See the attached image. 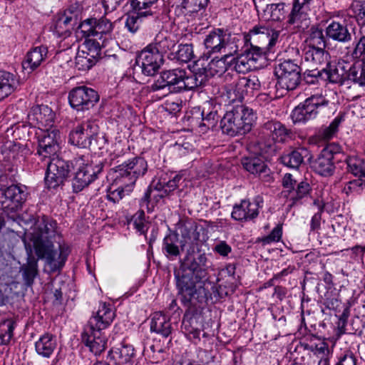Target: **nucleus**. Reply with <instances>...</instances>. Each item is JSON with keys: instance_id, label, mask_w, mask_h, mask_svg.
<instances>
[{"instance_id": "1", "label": "nucleus", "mask_w": 365, "mask_h": 365, "mask_svg": "<svg viewBox=\"0 0 365 365\" xmlns=\"http://www.w3.org/2000/svg\"><path fill=\"white\" fill-rule=\"evenodd\" d=\"M207 262L205 253L194 257L188 252L175 272L176 286L184 306L195 304V301H200V296H202L201 287L197 288V284L207 278Z\"/></svg>"}, {"instance_id": "2", "label": "nucleus", "mask_w": 365, "mask_h": 365, "mask_svg": "<svg viewBox=\"0 0 365 365\" xmlns=\"http://www.w3.org/2000/svg\"><path fill=\"white\" fill-rule=\"evenodd\" d=\"M55 222L43 217L38 220L31 233L38 256L44 258L53 271L63 267L69 254L68 247L58 245V250L53 248L51 239L55 237Z\"/></svg>"}, {"instance_id": "3", "label": "nucleus", "mask_w": 365, "mask_h": 365, "mask_svg": "<svg viewBox=\"0 0 365 365\" xmlns=\"http://www.w3.org/2000/svg\"><path fill=\"white\" fill-rule=\"evenodd\" d=\"M257 119L252 108L243 105H237L227 110L220 121L223 133L230 136L245 135L249 133Z\"/></svg>"}, {"instance_id": "4", "label": "nucleus", "mask_w": 365, "mask_h": 365, "mask_svg": "<svg viewBox=\"0 0 365 365\" xmlns=\"http://www.w3.org/2000/svg\"><path fill=\"white\" fill-rule=\"evenodd\" d=\"M291 131L279 121L269 120L264 123L262 131L256 143V152L268 158L274 155L277 149V142H284Z\"/></svg>"}, {"instance_id": "5", "label": "nucleus", "mask_w": 365, "mask_h": 365, "mask_svg": "<svg viewBox=\"0 0 365 365\" xmlns=\"http://www.w3.org/2000/svg\"><path fill=\"white\" fill-rule=\"evenodd\" d=\"M328 104L329 101L323 95H312L292 110V119L294 123H305L315 118Z\"/></svg>"}, {"instance_id": "6", "label": "nucleus", "mask_w": 365, "mask_h": 365, "mask_svg": "<svg viewBox=\"0 0 365 365\" xmlns=\"http://www.w3.org/2000/svg\"><path fill=\"white\" fill-rule=\"evenodd\" d=\"M301 68L294 60H279L274 67L277 86L287 91L294 90L300 83Z\"/></svg>"}, {"instance_id": "7", "label": "nucleus", "mask_w": 365, "mask_h": 365, "mask_svg": "<svg viewBox=\"0 0 365 365\" xmlns=\"http://www.w3.org/2000/svg\"><path fill=\"white\" fill-rule=\"evenodd\" d=\"M283 190L282 197L287 199V207L291 209L302 203V200L307 197L311 192V187L307 182L297 180L291 173H286L282 180Z\"/></svg>"}, {"instance_id": "8", "label": "nucleus", "mask_w": 365, "mask_h": 365, "mask_svg": "<svg viewBox=\"0 0 365 365\" xmlns=\"http://www.w3.org/2000/svg\"><path fill=\"white\" fill-rule=\"evenodd\" d=\"M204 45L207 53H226L233 56L238 51V46L232 39L231 35L221 29L210 31L204 39Z\"/></svg>"}, {"instance_id": "9", "label": "nucleus", "mask_w": 365, "mask_h": 365, "mask_svg": "<svg viewBox=\"0 0 365 365\" xmlns=\"http://www.w3.org/2000/svg\"><path fill=\"white\" fill-rule=\"evenodd\" d=\"M148 170L147 161L142 157H135L119 165L115 170V182L133 186L137 179Z\"/></svg>"}, {"instance_id": "10", "label": "nucleus", "mask_w": 365, "mask_h": 365, "mask_svg": "<svg viewBox=\"0 0 365 365\" xmlns=\"http://www.w3.org/2000/svg\"><path fill=\"white\" fill-rule=\"evenodd\" d=\"M75 165L78 167L72 180L73 190L75 192L81 191L94 181L103 169L101 163L93 165L86 160L83 156L76 158Z\"/></svg>"}, {"instance_id": "11", "label": "nucleus", "mask_w": 365, "mask_h": 365, "mask_svg": "<svg viewBox=\"0 0 365 365\" xmlns=\"http://www.w3.org/2000/svg\"><path fill=\"white\" fill-rule=\"evenodd\" d=\"M47 166L45 184L48 188H56L63 183L68 177L71 165L58 156H54L45 161Z\"/></svg>"}, {"instance_id": "12", "label": "nucleus", "mask_w": 365, "mask_h": 365, "mask_svg": "<svg viewBox=\"0 0 365 365\" xmlns=\"http://www.w3.org/2000/svg\"><path fill=\"white\" fill-rule=\"evenodd\" d=\"M59 132L56 129L41 130L38 134L36 154L41 161H46L56 155L59 150Z\"/></svg>"}, {"instance_id": "13", "label": "nucleus", "mask_w": 365, "mask_h": 365, "mask_svg": "<svg viewBox=\"0 0 365 365\" xmlns=\"http://www.w3.org/2000/svg\"><path fill=\"white\" fill-rule=\"evenodd\" d=\"M98 93L86 86H79L73 88L68 94V101L71 106L78 111L89 110L98 101Z\"/></svg>"}, {"instance_id": "14", "label": "nucleus", "mask_w": 365, "mask_h": 365, "mask_svg": "<svg viewBox=\"0 0 365 365\" xmlns=\"http://www.w3.org/2000/svg\"><path fill=\"white\" fill-rule=\"evenodd\" d=\"M245 36L250 43L272 50L278 41L279 31L269 26L256 25Z\"/></svg>"}, {"instance_id": "15", "label": "nucleus", "mask_w": 365, "mask_h": 365, "mask_svg": "<svg viewBox=\"0 0 365 365\" xmlns=\"http://www.w3.org/2000/svg\"><path fill=\"white\" fill-rule=\"evenodd\" d=\"M340 150L337 144L332 143L326 146L312 163L314 171L324 177L332 175L335 170L334 155L339 153Z\"/></svg>"}, {"instance_id": "16", "label": "nucleus", "mask_w": 365, "mask_h": 365, "mask_svg": "<svg viewBox=\"0 0 365 365\" xmlns=\"http://www.w3.org/2000/svg\"><path fill=\"white\" fill-rule=\"evenodd\" d=\"M98 133V125L95 121L87 120L78 125L69 136L70 142L79 148H88Z\"/></svg>"}, {"instance_id": "17", "label": "nucleus", "mask_w": 365, "mask_h": 365, "mask_svg": "<svg viewBox=\"0 0 365 365\" xmlns=\"http://www.w3.org/2000/svg\"><path fill=\"white\" fill-rule=\"evenodd\" d=\"M163 63V57L153 48V45L147 46L138 54L136 63L141 68L142 73L147 76H154Z\"/></svg>"}, {"instance_id": "18", "label": "nucleus", "mask_w": 365, "mask_h": 365, "mask_svg": "<svg viewBox=\"0 0 365 365\" xmlns=\"http://www.w3.org/2000/svg\"><path fill=\"white\" fill-rule=\"evenodd\" d=\"M184 75L185 70L182 68L164 71L151 86V88L153 91H156L168 88L170 92H180Z\"/></svg>"}, {"instance_id": "19", "label": "nucleus", "mask_w": 365, "mask_h": 365, "mask_svg": "<svg viewBox=\"0 0 365 365\" xmlns=\"http://www.w3.org/2000/svg\"><path fill=\"white\" fill-rule=\"evenodd\" d=\"M26 193L20 186L12 185L0 190V207L5 211H16L25 202Z\"/></svg>"}, {"instance_id": "20", "label": "nucleus", "mask_w": 365, "mask_h": 365, "mask_svg": "<svg viewBox=\"0 0 365 365\" xmlns=\"http://www.w3.org/2000/svg\"><path fill=\"white\" fill-rule=\"evenodd\" d=\"M29 120L41 130L53 129V125L55 119V113L51 108L46 105L32 107L29 115Z\"/></svg>"}, {"instance_id": "21", "label": "nucleus", "mask_w": 365, "mask_h": 365, "mask_svg": "<svg viewBox=\"0 0 365 365\" xmlns=\"http://www.w3.org/2000/svg\"><path fill=\"white\" fill-rule=\"evenodd\" d=\"M115 317V311L110 304H100L98 311L90 318L86 327L103 331L111 324Z\"/></svg>"}, {"instance_id": "22", "label": "nucleus", "mask_w": 365, "mask_h": 365, "mask_svg": "<svg viewBox=\"0 0 365 365\" xmlns=\"http://www.w3.org/2000/svg\"><path fill=\"white\" fill-rule=\"evenodd\" d=\"M82 341L95 355L101 354L106 347L107 337L102 331L86 327Z\"/></svg>"}, {"instance_id": "23", "label": "nucleus", "mask_w": 365, "mask_h": 365, "mask_svg": "<svg viewBox=\"0 0 365 365\" xmlns=\"http://www.w3.org/2000/svg\"><path fill=\"white\" fill-rule=\"evenodd\" d=\"M204 297L200 296V301H195V304L186 306L187 310L186 311L182 323V329L186 335H189L192 339H200V327H201V317L197 313L192 312V307H197V303L202 302Z\"/></svg>"}, {"instance_id": "24", "label": "nucleus", "mask_w": 365, "mask_h": 365, "mask_svg": "<svg viewBox=\"0 0 365 365\" xmlns=\"http://www.w3.org/2000/svg\"><path fill=\"white\" fill-rule=\"evenodd\" d=\"M326 68L322 69L324 80H328L330 83L343 84L346 79V75L349 63L339 60L336 62H328Z\"/></svg>"}, {"instance_id": "25", "label": "nucleus", "mask_w": 365, "mask_h": 365, "mask_svg": "<svg viewBox=\"0 0 365 365\" xmlns=\"http://www.w3.org/2000/svg\"><path fill=\"white\" fill-rule=\"evenodd\" d=\"M260 201L255 200L253 202L242 200L240 205L234 206L232 217L237 221H247L257 217Z\"/></svg>"}, {"instance_id": "26", "label": "nucleus", "mask_w": 365, "mask_h": 365, "mask_svg": "<svg viewBox=\"0 0 365 365\" xmlns=\"http://www.w3.org/2000/svg\"><path fill=\"white\" fill-rule=\"evenodd\" d=\"M308 7L299 2H294L287 16V23L300 30H305L309 26L310 19L307 13Z\"/></svg>"}, {"instance_id": "27", "label": "nucleus", "mask_w": 365, "mask_h": 365, "mask_svg": "<svg viewBox=\"0 0 365 365\" xmlns=\"http://www.w3.org/2000/svg\"><path fill=\"white\" fill-rule=\"evenodd\" d=\"M346 164L348 170L359 177L358 180L349 182L348 189L357 190L358 187L365 183V160L358 156H349L346 159Z\"/></svg>"}, {"instance_id": "28", "label": "nucleus", "mask_w": 365, "mask_h": 365, "mask_svg": "<svg viewBox=\"0 0 365 365\" xmlns=\"http://www.w3.org/2000/svg\"><path fill=\"white\" fill-rule=\"evenodd\" d=\"M191 114L190 123L192 125L199 127L202 132H205L207 128L214 126L217 115V111L209 109L206 111L205 107L202 110L200 108H194Z\"/></svg>"}, {"instance_id": "29", "label": "nucleus", "mask_w": 365, "mask_h": 365, "mask_svg": "<svg viewBox=\"0 0 365 365\" xmlns=\"http://www.w3.org/2000/svg\"><path fill=\"white\" fill-rule=\"evenodd\" d=\"M329 58V53L322 47H304V59L309 66L314 69L326 64Z\"/></svg>"}, {"instance_id": "30", "label": "nucleus", "mask_w": 365, "mask_h": 365, "mask_svg": "<svg viewBox=\"0 0 365 365\" xmlns=\"http://www.w3.org/2000/svg\"><path fill=\"white\" fill-rule=\"evenodd\" d=\"M108 357L116 365H133L135 350L131 345H122L120 347L111 349Z\"/></svg>"}, {"instance_id": "31", "label": "nucleus", "mask_w": 365, "mask_h": 365, "mask_svg": "<svg viewBox=\"0 0 365 365\" xmlns=\"http://www.w3.org/2000/svg\"><path fill=\"white\" fill-rule=\"evenodd\" d=\"M48 54L46 46H36L31 49L26 54L22 65L24 69H30L31 71L37 68L45 61Z\"/></svg>"}, {"instance_id": "32", "label": "nucleus", "mask_w": 365, "mask_h": 365, "mask_svg": "<svg viewBox=\"0 0 365 365\" xmlns=\"http://www.w3.org/2000/svg\"><path fill=\"white\" fill-rule=\"evenodd\" d=\"M289 11V5L284 2L267 4L264 10L263 18L266 20L282 21L287 19Z\"/></svg>"}, {"instance_id": "33", "label": "nucleus", "mask_w": 365, "mask_h": 365, "mask_svg": "<svg viewBox=\"0 0 365 365\" xmlns=\"http://www.w3.org/2000/svg\"><path fill=\"white\" fill-rule=\"evenodd\" d=\"M56 336L49 333L41 335L35 343L36 353L45 358H49L56 349Z\"/></svg>"}, {"instance_id": "34", "label": "nucleus", "mask_w": 365, "mask_h": 365, "mask_svg": "<svg viewBox=\"0 0 365 365\" xmlns=\"http://www.w3.org/2000/svg\"><path fill=\"white\" fill-rule=\"evenodd\" d=\"M326 36L339 42H348L351 39V34L344 23L332 21L326 28Z\"/></svg>"}, {"instance_id": "35", "label": "nucleus", "mask_w": 365, "mask_h": 365, "mask_svg": "<svg viewBox=\"0 0 365 365\" xmlns=\"http://www.w3.org/2000/svg\"><path fill=\"white\" fill-rule=\"evenodd\" d=\"M173 328L170 319L162 312L153 314L150 322V331L168 337L172 332Z\"/></svg>"}, {"instance_id": "36", "label": "nucleus", "mask_w": 365, "mask_h": 365, "mask_svg": "<svg viewBox=\"0 0 365 365\" xmlns=\"http://www.w3.org/2000/svg\"><path fill=\"white\" fill-rule=\"evenodd\" d=\"M232 56H226V53L223 54L221 58H215L211 60L206 67H202L201 68L205 69L204 74L206 75L207 80L210 77L215 76H221L224 73L230 66V61L228 59Z\"/></svg>"}, {"instance_id": "37", "label": "nucleus", "mask_w": 365, "mask_h": 365, "mask_svg": "<svg viewBox=\"0 0 365 365\" xmlns=\"http://www.w3.org/2000/svg\"><path fill=\"white\" fill-rule=\"evenodd\" d=\"M242 165L247 172L255 175H268L269 173V169L267 164L259 157L244 158L242 160Z\"/></svg>"}, {"instance_id": "38", "label": "nucleus", "mask_w": 365, "mask_h": 365, "mask_svg": "<svg viewBox=\"0 0 365 365\" xmlns=\"http://www.w3.org/2000/svg\"><path fill=\"white\" fill-rule=\"evenodd\" d=\"M175 40L172 35L168 32H160L155 38L154 42L150 45H153L156 52H159L163 56V54L171 51L175 46Z\"/></svg>"}, {"instance_id": "39", "label": "nucleus", "mask_w": 365, "mask_h": 365, "mask_svg": "<svg viewBox=\"0 0 365 365\" xmlns=\"http://www.w3.org/2000/svg\"><path fill=\"white\" fill-rule=\"evenodd\" d=\"M271 51L264 47L250 43V48H247L244 53L255 68L262 66L265 63L266 54Z\"/></svg>"}, {"instance_id": "40", "label": "nucleus", "mask_w": 365, "mask_h": 365, "mask_svg": "<svg viewBox=\"0 0 365 365\" xmlns=\"http://www.w3.org/2000/svg\"><path fill=\"white\" fill-rule=\"evenodd\" d=\"M167 195H168L166 193V190L158 189V184H156L153 187H149L147 189L144 196L140 201V206L141 208H145L148 212H151L153 210V205L150 206V199L153 197V200L158 202Z\"/></svg>"}, {"instance_id": "41", "label": "nucleus", "mask_w": 365, "mask_h": 365, "mask_svg": "<svg viewBox=\"0 0 365 365\" xmlns=\"http://www.w3.org/2000/svg\"><path fill=\"white\" fill-rule=\"evenodd\" d=\"M204 68H199L197 71L190 76L187 75L185 71L184 79L182 80L181 91L185 90H192L203 85L207 80L206 75L203 73Z\"/></svg>"}, {"instance_id": "42", "label": "nucleus", "mask_w": 365, "mask_h": 365, "mask_svg": "<svg viewBox=\"0 0 365 365\" xmlns=\"http://www.w3.org/2000/svg\"><path fill=\"white\" fill-rule=\"evenodd\" d=\"M16 85V81L12 73L0 71V100L11 95L14 91Z\"/></svg>"}, {"instance_id": "43", "label": "nucleus", "mask_w": 365, "mask_h": 365, "mask_svg": "<svg viewBox=\"0 0 365 365\" xmlns=\"http://www.w3.org/2000/svg\"><path fill=\"white\" fill-rule=\"evenodd\" d=\"M237 86L242 91L243 96H252L255 91L260 89L261 83L256 76H250L249 77L240 78L237 80Z\"/></svg>"}, {"instance_id": "44", "label": "nucleus", "mask_w": 365, "mask_h": 365, "mask_svg": "<svg viewBox=\"0 0 365 365\" xmlns=\"http://www.w3.org/2000/svg\"><path fill=\"white\" fill-rule=\"evenodd\" d=\"M179 239L177 234L170 233L163 240V251L170 259L178 257L180 252L178 245Z\"/></svg>"}, {"instance_id": "45", "label": "nucleus", "mask_w": 365, "mask_h": 365, "mask_svg": "<svg viewBox=\"0 0 365 365\" xmlns=\"http://www.w3.org/2000/svg\"><path fill=\"white\" fill-rule=\"evenodd\" d=\"M222 98L228 104L242 102L244 96L242 91L238 88L237 80L224 86Z\"/></svg>"}, {"instance_id": "46", "label": "nucleus", "mask_w": 365, "mask_h": 365, "mask_svg": "<svg viewBox=\"0 0 365 365\" xmlns=\"http://www.w3.org/2000/svg\"><path fill=\"white\" fill-rule=\"evenodd\" d=\"M83 6L79 3L71 4L61 14L64 21H68L71 25L76 26L82 19Z\"/></svg>"}, {"instance_id": "47", "label": "nucleus", "mask_w": 365, "mask_h": 365, "mask_svg": "<svg viewBox=\"0 0 365 365\" xmlns=\"http://www.w3.org/2000/svg\"><path fill=\"white\" fill-rule=\"evenodd\" d=\"M158 0H131L130 6L133 10L144 16L153 14V8Z\"/></svg>"}, {"instance_id": "48", "label": "nucleus", "mask_w": 365, "mask_h": 365, "mask_svg": "<svg viewBox=\"0 0 365 365\" xmlns=\"http://www.w3.org/2000/svg\"><path fill=\"white\" fill-rule=\"evenodd\" d=\"M303 152H306V150L302 149L293 150L282 155L281 161L282 164L289 168H298L304 161Z\"/></svg>"}, {"instance_id": "49", "label": "nucleus", "mask_w": 365, "mask_h": 365, "mask_svg": "<svg viewBox=\"0 0 365 365\" xmlns=\"http://www.w3.org/2000/svg\"><path fill=\"white\" fill-rule=\"evenodd\" d=\"M76 67L79 71L90 69L96 63V58L86 51H80L76 56Z\"/></svg>"}, {"instance_id": "50", "label": "nucleus", "mask_w": 365, "mask_h": 365, "mask_svg": "<svg viewBox=\"0 0 365 365\" xmlns=\"http://www.w3.org/2000/svg\"><path fill=\"white\" fill-rule=\"evenodd\" d=\"M209 0H181L180 9L184 14L197 13L205 9Z\"/></svg>"}, {"instance_id": "51", "label": "nucleus", "mask_w": 365, "mask_h": 365, "mask_svg": "<svg viewBox=\"0 0 365 365\" xmlns=\"http://www.w3.org/2000/svg\"><path fill=\"white\" fill-rule=\"evenodd\" d=\"M170 58L183 63H187L194 58L192 44H180L175 52L170 53Z\"/></svg>"}, {"instance_id": "52", "label": "nucleus", "mask_w": 365, "mask_h": 365, "mask_svg": "<svg viewBox=\"0 0 365 365\" xmlns=\"http://www.w3.org/2000/svg\"><path fill=\"white\" fill-rule=\"evenodd\" d=\"M230 64L233 65L234 69L239 73H246L255 68L244 53L237 58H232Z\"/></svg>"}, {"instance_id": "53", "label": "nucleus", "mask_w": 365, "mask_h": 365, "mask_svg": "<svg viewBox=\"0 0 365 365\" xmlns=\"http://www.w3.org/2000/svg\"><path fill=\"white\" fill-rule=\"evenodd\" d=\"M23 277L26 284L31 286L38 273L37 261L29 259L27 263L22 267Z\"/></svg>"}, {"instance_id": "54", "label": "nucleus", "mask_w": 365, "mask_h": 365, "mask_svg": "<svg viewBox=\"0 0 365 365\" xmlns=\"http://www.w3.org/2000/svg\"><path fill=\"white\" fill-rule=\"evenodd\" d=\"M96 37L101 39L103 36L110 35L113 30V24L110 20L103 16L99 19H96L95 24Z\"/></svg>"}, {"instance_id": "55", "label": "nucleus", "mask_w": 365, "mask_h": 365, "mask_svg": "<svg viewBox=\"0 0 365 365\" xmlns=\"http://www.w3.org/2000/svg\"><path fill=\"white\" fill-rule=\"evenodd\" d=\"M346 79L364 87L365 81V68L361 66H356L349 64Z\"/></svg>"}, {"instance_id": "56", "label": "nucleus", "mask_w": 365, "mask_h": 365, "mask_svg": "<svg viewBox=\"0 0 365 365\" xmlns=\"http://www.w3.org/2000/svg\"><path fill=\"white\" fill-rule=\"evenodd\" d=\"M143 17L145 16L140 15L137 11L132 9L126 14L125 27L131 34H135L140 26L141 19Z\"/></svg>"}, {"instance_id": "57", "label": "nucleus", "mask_w": 365, "mask_h": 365, "mask_svg": "<svg viewBox=\"0 0 365 365\" xmlns=\"http://www.w3.org/2000/svg\"><path fill=\"white\" fill-rule=\"evenodd\" d=\"M143 209L144 208L140 207V210L136 212L131 219L134 228L140 234H145L149 228L148 222L145 219Z\"/></svg>"}, {"instance_id": "58", "label": "nucleus", "mask_w": 365, "mask_h": 365, "mask_svg": "<svg viewBox=\"0 0 365 365\" xmlns=\"http://www.w3.org/2000/svg\"><path fill=\"white\" fill-rule=\"evenodd\" d=\"M64 20L65 18L62 15H60L53 25V32L60 37L69 36L70 30L75 27V26L71 25L68 21Z\"/></svg>"}, {"instance_id": "59", "label": "nucleus", "mask_w": 365, "mask_h": 365, "mask_svg": "<svg viewBox=\"0 0 365 365\" xmlns=\"http://www.w3.org/2000/svg\"><path fill=\"white\" fill-rule=\"evenodd\" d=\"M325 46L324 36L322 29L312 28L309 38L307 40L305 47H322Z\"/></svg>"}, {"instance_id": "60", "label": "nucleus", "mask_w": 365, "mask_h": 365, "mask_svg": "<svg viewBox=\"0 0 365 365\" xmlns=\"http://www.w3.org/2000/svg\"><path fill=\"white\" fill-rule=\"evenodd\" d=\"M120 184V186L117 188H113L112 186L108 190L107 198L108 200L113 202V203L118 202L121 199H123V197L125 196V191H130L131 186H126L122 183Z\"/></svg>"}, {"instance_id": "61", "label": "nucleus", "mask_w": 365, "mask_h": 365, "mask_svg": "<svg viewBox=\"0 0 365 365\" xmlns=\"http://www.w3.org/2000/svg\"><path fill=\"white\" fill-rule=\"evenodd\" d=\"M95 24H96L95 18L87 19L81 23L79 22V24L77 25V26H78L77 32L81 33L83 34V36H86V37H90V36L96 37L95 28H94Z\"/></svg>"}, {"instance_id": "62", "label": "nucleus", "mask_w": 365, "mask_h": 365, "mask_svg": "<svg viewBox=\"0 0 365 365\" xmlns=\"http://www.w3.org/2000/svg\"><path fill=\"white\" fill-rule=\"evenodd\" d=\"M14 329V322L11 320H5L0 325V344H6L11 340Z\"/></svg>"}, {"instance_id": "63", "label": "nucleus", "mask_w": 365, "mask_h": 365, "mask_svg": "<svg viewBox=\"0 0 365 365\" xmlns=\"http://www.w3.org/2000/svg\"><path fill=\"white\" fill-rule=\"evenodd\" d=\"M181 176L179 175H175L173 179L166 181L165 179H160L158 182V189H163V190H166V193L169 195V193L174 190H175L178 187V183L181 180Z\"/></svg>"}, {"instance_id": "64", "label": "nucleus", "mask_w": 365, "mask_h": 365, "mask_svg": "<svg viewBox=\"0 0 365 365\" xmlns=\"http://www.w3.org/2000/svg\"><path fill=\"white\" fill-rule=\"evenodd\" d=\"M351 9L358 21H365V0H354Z\"/></svg>"}]
</instances>
